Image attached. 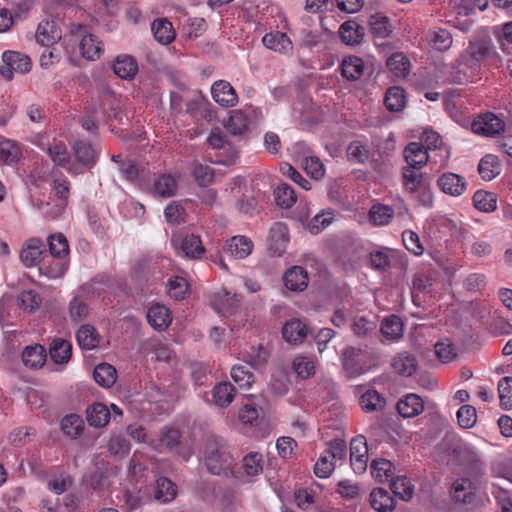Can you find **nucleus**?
I'll return each instance as SVG.
<instances>
[{"instance_id":"6e6552de","label":"nucleus","mask_w":512,"mask_h":512,"mask_svg":"<svg viewBox=\"0 0 512 512\" xmlns=\"http://www.w3.org/2000/svg\"><path fill=\"white\" fill-rule=\"evenodd\" d=\"M437 186L443 193L458 197L466 190L467 182L464 177L458 174L446 172L438 178Z\"/></svg>"},{"instance_id":"a878e982","label":"nucleus","mask_w":512,"mask_h":512,"mask_svg":"<svg viewBox=\"0 0 512 512\" xmlns=\"http://www.w3.org/2000/svg\"><path fill=\"white\" fill-rule=\"evenodd\" d=\"M151 30L155 40L161 44H170L175 39L173 26L166 18L155 19L152 22Z\"/></svg>"},{"instance_id":"c756f323","label":"nucleus","mask_w":512,"mask_h":512,"mask_svg":"<svg viewBox=\"0 0 512 512\" xmlns=\"http://www.w3.org/2000/svg\"><path fill=\"white\" fill-rule=\"evenodd\" d=\"M179 248L190 259H199L205 252L200 237L194 234L184 236L179 243Z\"/></svg>"},{"instance_id":"13d9d810","label":"nucleus","mask_w":512,"mask_h":512,"mask_svg":"<svg viewBox=\"0 0 512 512\" xmlns=\"http://www.w3.org/2000/svg\"><path fill=\"white\" fill-rule=\"evenodd\" d=\"M478 172L484 180L490 181L499 174V164L493 155L484 156L478 164Z\"/></svg>"},{"instance_id":"2eb2a0df","label":"nucleus","mask_w":512,"mask_h":512,"mask_svg":"<svg viewBox=\"0 0 512 512\" xmlns=\"http://www.w3.org/2000/svg\"><path fill=\"white\" fill-rule=\"evenodd\" d=\"M240 302V295L231 294L224 290L212 298L211 306L219 314H232L237 309Z\"/></svg>"},{"instance_id":"c9c22d12","label":"nucleus","mask_w":512,"mask_h":512,"mask_svg":"<svg viewBox=\"0 0 512 512\" xmlns=\"http://www.w3.org/2000/svg\"><path fill=\"white\" fill-rule=\"evenodd\" d=\"M93 378L100 386L110 388L116 382L117 371L108 363H100L94 368Z\"/></svg>"},{"instance_id":"680f3d73","label":"nucleus","mask_w":512,"mask_h":512,"mask_svg":"<svg viewBox=\"0 0 512 512\" xmlns=\"http://www.w3.org/2000/svg\"><path fill=\"white\" fill-rule=\"evenodd\" d=\"M360 406L365 412H373L385 406V400L376 390H369L360 397Z\"/></svg>"},{"instance_id":"de8ad7c7","label":"nucleus","mask_w":512,"mask_h":512,"mask_svg":"<svg viewBox=\"0 0 512 512\" xmlns=\"http://www.w3.org/2000/svg\"><path fill=\"white\" fill-rule=\"evenodd\" d=\"M473 204L477 210L490 213L497 208V197L492 192L478 190L473 195Z\"/></svg>"},{"instance_id":"f704fd0d","label":"nucleus","mask_w":512,"mask_h":512,"mask_svg":"<svg viewBox=\"0 0 512 512\" xmlns=\"http://www.w3.org/2000/svg\"><path fill=\"white\" fill-rule=\"evenodd\" d=\"M46 360L45 349L41 345L27 346L22 353V361L26 367L41 368Z\"/></svg>"},{"instance_id":"338daca9","label":"nucleus","mask_w":512,"mask_h":512,"mask_svg":"<svg viewBox=\"0 0 512 512\" xmlns=\"http://www.w3.org/2000/svg\"><path fill=\"white\" fill-rule=\"evenodd\" d=\"M457 419L460 427L472 428L477 421V412L472 405H463L457 411Z\"/></svg>"},{"instance_id":"bb28decb","label":"nucleus","mask_w":512,"mask_h":512,"mask_svg":"<svg viewBox=\"0 0 512 512\" xmlns=\"http://www.w3.org/2000/svg\"><path fill=\"white\" fill-rule=\"evenodd\" d=\"M370 504L378 512H391L395 508V500L383 488H375L370 493Z\"/></svg>"},{"instance_id":"5fc2aeb1","label":"nucleus","mask_w":512,"mask_h":512,"mask_svg":"<svg viewBox=\"0 0 512 512\" xmlns=\"http://www.w3.org/2000/svg\"><path fill=\"white\" fill-rule=\"evenodd\" d=\"M274 195L277 205L284 209L291 208L297 200L295 191L286 183L279 185L275 189Z\"/></svg>"},{"instance_id":"423d86ee","label":"nucleus","mask_w":512,"mask_h":512,"mask_svg":"<svg viewBox=\"0 0 512 512\" xmlns=\"http://www.w3.org/2000/svg\"><path fill=\"white\" fill-rule=\"evenodd\" d=\"M350 463L356 473H363L367 469L368 447L366 438L359 435L350 443Z\"/></svg>"},{"instance_id":"b1692460","label":"nucleus","mask_w":512,"mask_h":512,"mask_svg":"<svg viewBox=\"0 0 512 512\" xmlns=\"http://www.w3.org/2000/svg\"><path fill=\"white\" fill-rule=\"evenodd\" d=\"M253 249L252 241L245 236H233L226 244V251L235 259H244Z\"/></svg>"},{"instance_id":"f257e3e1","label":"nucleus","mask_w":512,"mask_h":512,"mask_svg":"<svg viewBox=\"0 0 512 512\" xmlns=\"http://www.w3.org/2000/svg\"><path fill=\"white\" fill-rule=\"evenodd\" d=\"M205 464L214 475H228L231 472L234 458L228 450L226 442L219 437H209L205 444Z\"/></svg>"},{"instance_id":"aec40b11","label":"nucleus","mask_w":512,"mask_h":512,"mask_svg":"<svg viewBox=\"0 0 512 512\" xmlns=\"http://www.w3.org/2000/svg\"><path fill=\"white\" fill-rule=\"evenodd\" d=\"M148 323L156 330L166 329L171 321L169 309L161 304L152 305L147 312Z\"/></svg>"},{"instance_id":"9b49d317","label":"nucleus","mask_w":512,"mask_h":512,"mask_svg":"<svg viewBox=\"0 0 512 512\" xmlns=\"http://www.w3.org/2000/svg\"><path fill=\"white\" fill-rule=\"evenodd\" d=\"M309 333L308 325L297 318L287 321L282 327V336L290 344H300Z\"/></svg>"},{"instance_id":"c85d7f7f","label":"nucleus","mask_w":512,"mask_h":512,"mask_svg":"<svg viewBox=\"0 0 512 512\" xmlns=\"http://www.w3.org/2000/svg\"><path fill=\"white\" fill-rule=\"evenodd\" d=\"M81 55L91 61L100 57L103 52V44L93 34L83 35L79 44Z\"/></svg>"},{"instance_id":"864d4df0","label":"nucleus","mask_w":512,"mask_h":512,"mask_svg":"<svg viewBox=\"0 0 512 512\" xmlns=\"http://www.w3.org/2000/svg\"><path fill=\"white\" fill-rule=\"evenodd\" d=\"M20 157V149L16 143L11 140H3L0 142V162L13 165L19 161Z\"/></svg>"},{"instance_id":"2f4dec72","label":"nucleus","mask_w":512,"mask_h":512,"mask_svg":"<svg viewBox=\"0 0 512 512\" xmlns=\"http://www.w3.org/2000/svg\"><path fill=\"white\" fill-rule=\"evenodd\" d=\"M416 170L417 169H413L409 166L402 168V185L405 191H407L409 194H414L418 188L427 182L425 180L424 174L417 172Z\"/></svg>"},{"instance_id":"0e129e2a","label":"nucleus","mask_w":512,"mask_h":512,"mask_svg":"<svg viewBox=\"0 0 512 512\" xmlns=\"http://www.w3.org/2000/svg\"><path fill=\"white\" fill-rule=\"evenodd\" d=\"M500 405L504 410L512 409V377H503L498 383Z\"/></svg>"},{"instance_id":"052dcab7","label":"nucleus","mask_w":512,"mask_h":512,"mask_svg":"<svg viewBox=\"0 0 512 512\" xmlns=\"http://www.w3.org/2000/svg\"><path fill=\"white\" fill-rule=\"evenodd\" d=\"M369 25L373 35L378 38H386L391 33L388 17L380 13L370 16Z\"/></svg>"},{"instance_id":"8fccbe9b","label":"nucleus","mask_w":512,"mask_h":512,"mask_svg":"<svg viewBox=\"0 0 512 512\" xmlns=\"http://www.w3.org/2000/svg\"><path fill=\"white\" fill-rule=\"evenodd\" d=\"M394 215V210L384 204H374L369 211V221L374 226L387 225Z\"/></svg>"},{"instance_id":"69168bd1","label":"nucleus","mask_w":512,"mask_h":512,"mask_svg":"<svg viewBox=\"0 0 512 512\" xmlns=\"http://www.w3.org/2000/svg\"><path fill=\"white\" fill-rule=\"evenodd\" d=\"M193 176L200 186H208L214 180V169L200 162L193 163Z\"/></svg>"},{"instance_id":"6e6d98bb","label":"nucleus","mask_w":512,"mask_h":512,"mask_svg":"<svg viewBox=\"0 0 512 512\" xmlns=\"http://www.w3.org/2000/svg\"><path fill=\"white\" fill-rule=\"evenodd\" d=\"M391 490L400 499L408 501L413 496L414 486L406 476H398L391 479Z\"/></svg>"},{"instance_id":"dca6fc26","label":"nucleus","mask_w":512,"mask_h":512,"mask_svg":"<svg viewBox=\"0 0 512 512\" xmlns=\"http://www.w3.org/2000/svg\"><path fill=\"white\" fill-rule=\"evenodd\" d=\"M339 35L346 45H359L364 39L365 28L355 20H348L340 26Z\"/></svg>"},{"instance_id":"bf43d9fd","label":"nucleus","mask_w":512,"mask_h":512,"mask_svg":"<svg viewBox=\"0 0 512 512\" xmlns=\"http://www.w3.org/2000/svg\"><path fill=\"white\" fill-rule=\"evenodd\" d=\"M293 370L301 379H308L315 374L314 361L303 355L294 358L292 363Z\"/></svg>"},{"instance_id":"393cba45","label":"nucleus","mask_w":512,"mask_h":512,"mask_svg":"<svg viewBox=\"0 0 512 512\" xmlns=\"http://www.w3.org/2000/svg\"><path fill=\"white\" fill-rule=\"evenodd\" d=\"M392 367L401 376H412L418 368V362L414 355L408 352H400L394 356Z\"/></svg>"},{"instance_id":"412c9836","label":"nucleus","mask_w":512,"mask_h":512,"mask_svg":"<svg viewBox=\"0 0 512 512\" xmlns=\"http://www.w3.org/2000/svg\"><path fill=\"white\" fill-rule=\"evenodd\" d=\"M73 151L77 161L84 167L91 169L96 164L98 151L90 143L77 141L73 145Z\"/></svg>"},{"instance_id":"a19ab883","label":"nucleus","mask_w":512,"mask_h":512,"mask_svg":"<svg viewBox=\"0 0 512 512\" xmlns=\"http://www.w3.org/2000/svg\"><path fill=\"white\" fill-rule=\"evenodd\" d=\"M154 192L163 198L172 197L177 192V181L170 174H162L154 181Z\"/></svg>"},{"instance_id":"4c0bfd02","label":"nucleus","mask_w":512,"mask_h":512,"mask_svg":"<svg viewBox=\"0 0 512 512\" xmlns=\"http://www.w3.org/2000/svg\"><path fill=\"white\" fill-rule=\"evenodd\" d=\"M262 42L268 49L281 53L287 52L291 49L292 46V43L287 35L279 31L266 34L263 37Z\"/></svg>"},{"instance_id":"39448f33","label":"nucleus","mask_w":512,"mask_h":512,"mask_svg":"<svg viewBox=\"0 0 512 512\" xmlns=\"http://www.w3.org/2000/svg\"><path fill=\"white\" fill-rule=\"evenodd\" d=\"M471 129L475 134L495 136L505 129V123L493 113H485L472 122Z\"/></svg>"},{"instance_id":"37998d69","label":"nucleus","mask_w":512,"mask_h":512,"mask_svg":"<svg viewBox=\"0 0 512 512\" xmlns=\"http://www.w3.org/2000/svg\"><path fill=\"white\" fill-rule=\"evenodd\" d=\"M352 330L360 338L370 339L377 336L376 322L363 316L354 318Z\"/></svg>"},{"instance_id":"3c124183","label":"nucleus","mask_w":512,"mask_h":512,"mask_svg":"<svg viewBox=\"0 0 512 512\" xmlns=\"http://www.w3.org/2000/svg\"><path fill=\"white\" fill-rule=\"evenodd\" d=\"M393 470L394 466L392 462L386 459H376L371 463V473L379 482L391 480L394 475Z\"/></svg>"},{"instance_id":"09e8293b","label":"nucleus","mask_w":512,"mask_h":512,"mask_svg":"<svg viewBox=\"0 0 512 512\" xmlns=\"http://www.w3.org/2000/svg\"><path fill=\"white\" fill-rule=\"evenodd\" d=\"M50 256L54 258H66L69 255L68 240L62 233H56L48 237Z\"/></svg>"},{"instance_id":"72a5a7b5","label":"nucleus","mask_w":512,"mask_h":512,"mask_svg":"<svg viewBox=\"0 0 512 512\" xmlns=\"http://www.w3.org/2000/svg\"><path fill=\"white\" fill-rule=\"evenodd\" d=\"M364 71V62L357 56H349L342 61L341 74L349 81L358 80Z\"/></svg>"},{"instance_id":"4d7b16f0","label":"nucleus","mask_w":512,"mask_h":512,"mask_svg":"<svg viewBox=\"0 0 512 512\" xmlns=\"http://www.w3.org/2000/svg\"><path fill=\"white\" fill-rule=\"evenodd\" d=\"M425 148L428 150H439L442 161L446 162L450 157V151L443 146L441 136L435 131H426L424 133Z\"/></svg>"},{"instance_id":"e433bc0d","label":"nucleus","mask_w":512,"mask_h":512,"mask_svg":"<svg viewBox=\"0 0 512 512\" xmlns=\"http://www.w3.org/2000/svg\"><path fill=\"white\" fill-rule=\"evenodd\" d=\"M381 333L390 341H397L403 336V323L399 316L390 315L381 324Z\"/></svg>"},{"instance_id":"a211bd4d","label":"nucleus","mask_w":512,"mask_h":512,"mask_svg":"<svg viewBox=\"0 0 512 512\" xmlns=\"http://www.w3.org/2000/svg\"><path fill=\"white\" fill-rule=\"evenodd\" d=\"M308 280L307 271L301 266L291 267L283 276L285 287L294 292L303 291L308 285Z\"/></svg>"},{"instance_id":"5701e85b","label":"nucleus","mask_w":512,"mask_h":512,"mask_svg":"<svg viewBox=\"0 0 512 512\" xmlns=\"http://www.w3.org/2000/svg\"><path fill=\"white\" fill-rule=\"evenodd\" d=\"M68 269V260L66 258H44L39 271L50 279L62 277Z\"/></svg>"},{"instance_id":"ddd939ff","label":"nucleus","mask_w":512,"mask_h":512,"mask_svg":"<svg viewBox=\"0 0 512 512\" xmlns=\"http://www.w3.org/2000/svg\"><path fill=\"white\" fill-rule=\"evenodd\" d=\"M44 252V243L39 238H31L26 241L20 252V259L26 267H32L39 264Z\"/></svg>"},{"instance_id":"20e7f679","label":"nucleus","mask_w":512,"mask_h":512,"mask_svg":"<svg viewBox=\"0 0 512 512\" xmlns=\"http://www.w3.org/2000/svg\"><path fill=\"white\" fill-rule=\"evenodd\" d=\"M3 65L0 67V74L6 80L13 78V73H27L31 69L30 58L20 52L6 51L3 53Z\"/></svg>"},{"instance_id":"0eeeda50","label":"nucleus","mask_w":512,"mask_h":512,"mask_svg":"<svg viewBox=\"0 0 512 512\" xmlns=\"http://www.w3.org/2000/svg\"><path fill=\"white\" fill-rule=\"evenodd\" d=\"M360 350L347 346L341 353L342 367L349 379L356 378L365 373V367L359 361Z\"/></svg>"},{"instance_id":"a18cd8bd","label":"nucleus","mask_w":512,"mask_h":512,"mask_svg":"<svg viewBox=\"0 0 512 512\" xmlns=\"http://www.w3.org/2000/svg\"><path fill=\"white\" fill-rule=\"evenodd\" d=\"M269 358V352L263 346L251 347L241 353V359L254 369L263 367Z\"/></svg>"},{"instance_id":"1a4fd4ad","label":"nucleus","mask_w":512,"mask_h":512,"mask_svg":"<svg viewBox=\"0 0 512 512\" xmlns=\"http://www.w3.org/2000/svg\"><path fill=\"white\" fill-rule=\"evenodd\" d=\"M211 94L216 103L223 107H233L238 102V96L228 81L218 80L211 87Z\"/></svg>"},{"instance_id":"f03ea898","label":"nucleus","mask_w":512,"mask_h":512,"mask_svg":"<svg viewBox=\"0 0 512 512\" xmlns=\"http://www.w3.org/2000/svg\"><path fill=\"white\" fill-rule=\"evenodd\" d=\"M494 55H496V52L490 38L475 37L469 41L462 57L473 67Z\"/></svg>"},{"instance_id":"79ce46f5","label":"nucleus","mask_w":512,"mask_h":512,"mask_svg":"<svg viewBox=\"0 0 512 512\" xmlns=\"http://www.w3.org/2000/svg\"><path fill=\"white\" fill-rule=\"evenodd\" d=\"M177 494L176 485L166 477H160L156 481L154 497L162 503L172 501Z\"/></svg>"},{"instance_id":"4468645a","label":"nucleus","mask_w":512,"mask_h":512,"mask_svg":"<svg viewBox=\"0 0 512 512\" xmlns=\"http://www.w3.org/2000/svg\"><path fill=\"white\" fill-rule=\"evenodd\" d=\"M62 37L61 30L54 21H42L37 28L35 38L37 43L45 47H51Z\"/></svg>"},{"instance_id":"ea45409f","label":"nucleus","mask_w":512,"mask_h":512,"mask_svg":"<svg viewBox=\"0 0 512 512\" xmlns=\"http://www.w3.org/2000/svg\"><path fill=\"white\" fill-rule=\"evenodd\" d=\"M60 426L63 433L71 439H76L84 431V421L77 414H69L63 417Z\"/></svg>"},{"instance_id":"f3484780","label":"nucleus","mask_w":512,"mask_h":512,"mask_svg":"<svg viewBox=\"0 0 512 512\" xmlns=\"http://www.w3.org/2000/svg\"><path fill=\"white\" fill-rule=\"evenodd\" d=\"M397 410L403 418H413L423 412L424 401L417 394L410 393L397 402Z\"/></svg>"},{"instance_id":"f8f14e48","label":"nucleus","mask_w":512,"mask_h":512,"mask_svg":"<svg viewBox=\"0 0 512 512\" xmlns=\"http://www.w3.org/2000/svg\"><path fill=\"white\" fill-rule=\"evenodd\" d=\"M404 158L409 167L421 169L427 164L430 156L422 143L411 142L404 149Z\"/></svg>"},{"instance_id":"603ef678","label":"nucleus","mask_w":512,"mask_h":512,"mask_svg":"<svg viewBox=\"0 0 512 512\" xmlns=\"http://www.w3.org/2000/svg\"><path fill=\"white\" fill-rule=\"evenodd\" d=\"M384 104L391 112L401 111L405 107L404 90L400 87H391L387 90Z\"/></svg>"},{"instance_id":"4be33fe9","label":"nucleus","mask_w":512,"mask_h":512,"mask_svg":"<svg viewBox=\"0 0 512 512\" xmlns=\"http://www.w3.org/2000/svg\"><path fill=\"white\" fill-rule=\"evenodd\" d=\"M32 206L37 209L41 215L48 220L58 219L65 211L67 205L62 202L50 199L44 201L40 199H32Z\"/></svg>"},{"instance_id":"7ed1b4c3","label":"nucleus","mask_w":512,"mask_h":512,"mask_svg":"<svg viewBox=\"0 0 512 512\" xmlns=\"http://www.w3.org/2000/svg\"><path fill=\"white\" fill-rule=\"evenodd\" d=\"M452 497L456 502L475 508L482 504L477 485L468 478L457 479L452 485Z\"/></svg>"},{"instance_id":"e2e57ef3","label":"nucleus","mask_w":512,"mask_h":512,"mask_svg":"<svg viewBox=\"0 0 512 512\" xmlns=\"http://www.w3.org/2000/svg\"><path fill=\"white\" fill-rule=\"evenodd\" d=\"M243 468L248 476H257L263 471V456L258 452H250L243 458Z\"/></svg>"},{"instance_id":"7c9ffc66","label":"nucleus","mask_w":512,"mask_h":512,"mask_svg":"<svg viewBox=\"0 0 512 512\" xmlns=\"http://www.w3.org/2000/svg\"><path fill=\"white\" fill-rule=\"evenodd\" d=\"M87 422L95 428L104 427L110 420V411L102 403H94L87 409Z\"/></svg>"},{"instance_id":"58836bf2","label":"nucleus","mask_w":512,"mask_h":512,"mask_svg":"<svg viewBox=\"0 0 512 512\" xmlns=\"http://www.w3.org/2000/svg\"><path fill=\"white\" fill-rule=\"evenodd\" d=\"M236 394L235 387L230 382H221L213 389L214 403L219 407H227L231 404Z\"/></svg>"},{"instance_id":"c03bdc74","label":"nucleus","mask_w":512,"mask_h":512,"mask_svg":"<svg viewBox=\"0 0 512 512\" xmlns=\"http://www.w3.org/2000/svg\"><path fill=\"white\" fill-rule=\"evenodd\" d=\"M387 67L398 78H405L409 74L410 61L400 52L392 54L387 59Z\"/></svg>"},{"instance_id":"774afa93","label":"nucleus","mask_w":512,"mask_h":512,"mask_svg":"<svg viewBox=\"0 0 512 512\" xmlns=\"http://www.w3.org/2000/svg\"><path fill=\"white\" fill-rule=\"evenodd\" d=\"M20 308L33 312L40 307L41 297L39 294L32 290L23 291L18 296Z\"/></svg>"},{"instance_id":"473e14b6","label":"nucleus","mask_w":512,"mask_h":512,"mask_svg":"<svg viewBox=\"0 0 512 512\" xmlns=\"http://www.w3.org/2000/svg\"><path fill=\"white\" fill-rule=\"evenodd\" d=\"M79 346L85 350H92L99 345L100 336L96 329L89 324L82 325L76 334Z\"/></svg>"},{"instance_id":"6ab92c4d","label":"nucleus","mask_w":512,"mask_h":512,"mask_svg":"<svg viewBox=\"0 0 512 512\" xmlns=\"http://www.w3.org/2000/svg\"><path fill=\"white\" fill-rule=\"evenodd\" d=\"M113 70L118 77L132 80L138 72V63L130 55H119L114 60Z\"/></svg>"},{"instance_id":"9d476101","label":"nucleus","mask_w":512,"mask_h":512,"mask_svg":"<svg viewBox=\"0 0 512 512\" xmlns=\"http://www.w3.org/2000/svg\"><path fill=\"white\" fill-rule=\"evenodd\" d=\"M289 241L287 226L282 222H276L269 231V250L273 255L281 256Z\"/></svg>"},{"instance_id":"49530a36","label":"nucleus","mask_w":512,"mask_h":512,"mask_svg":"<svg viewBox=\"0 0 512 512\" xmlns=\"http://www.w3.org/2000/svg\"><path fill=\"white\" fill-rule=\"evenodd\" d=\"M224 126L231 134L241 135L248 129V118L243 111L233 110Z\"/></svg>"},{"instance_id":"cd10ccee","label":"nucleus","mask_w":512,"mask_h":512,"mask_svg":"<svg viewBox=\"0 0 512 512\" xmlns=\"http://www.w3.org/2000/svg\"><path fill=\"white\" fill-rule=\"evenodd\" d=\"M49 353L51 359L57 364H66L72 354V345L62 338H55L50 343Z\"/></svg>"}]
</instances>
